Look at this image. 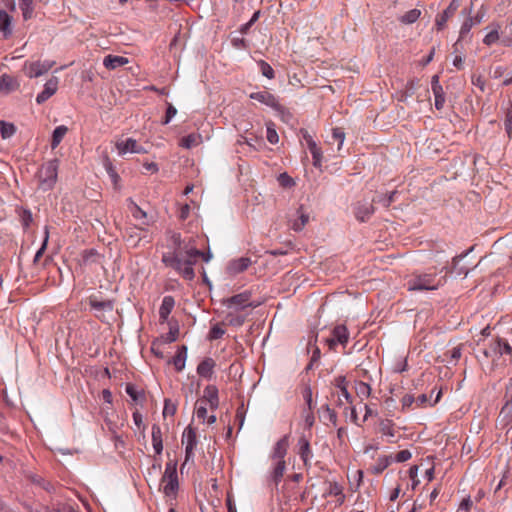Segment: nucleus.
<instances>
[{
    "mask_svg": "<svg viewBox=\"0 0 512 512\" xmlns=\"http://www.w3.org/2000/svg\"><path fill=\"white\" fill-rule=\"evenodd\" d=\"M170 241L173 246V251L163 254L162 262L167 267L176 270L185 279L192 280L195 276L193 265L196 264L199 259L208 262L211 255L209 253L205 254L189 244L183 245L179 233H172Z\"/></svg>",
    "mask_w": 512,
    "mask_h": 512,
    "instance_id": "1",
    "label": "nucleus"
},
{
    "mask_svg": "<svg viewBox=\"0 0 512 512\" xmlns=\"http://www.w3.org/2000/svg\"><path fill=\"white\" fill-rule=\"evenodd\" d=\"M258 305L259 303L252 300V292L249 290L226 299V324L241 326L248 315L246 309Z\"/></svg>",
    "mask_w": 512,
    "mask_h": 512,
    "instance_id": "2",
    "label": "nucleus"
},
{
    "mask_svg": "<svg viewBox=\"0 0 512 512\" xmlns=\"http://www.w3.org/2000/svg\"><path fill=\"white\" fill-rule=\"evenodd\" d=\"M482 357L479 360L482 363L491 361V367L506 366L512 362V347L503 338L493 340L487 348L482 350Z\"/></svg>",
    "mask_w": 512,
    "mask_h": 512,
    "instance_id": "3",
    "label": "nucleus"
},
{
    "mask_svg": "<svg viewBox=\"0 0 512 512\" xmlns=\"http://www.w3.org/2000/svg\"><path fill=\"white\" fill-rule=\"evenodd\" d=\"M446 282V276H437L434 271L415 272L407 281L409 291H432L437 290Z\"/></svg>",
    "mask_w": 512,
    "mask_h": 512,
    "instance_id": "4",
    "label": "nucleus"
},
{
    "mask_svg": "<svg viewBox=\"0 0 512 512\" xmlns=\"http://www.w3.org/2000/svg\"><path fill=\"white\" fill-rule=\"evenodd\" d=\"M58 161L56 159L44 163L37 172L38 188L51 190L57 181Z\"/></svg>",
    "mask_w": 512,
    "mask_h": 512,
    "instance_id": "5",
    "label": "nucleus"
},
{
    "mask_svg": "<svg viewBox=\"0 0 512 512\" xmlns=\"http://www.w3.org/2000/svg\"><path fill=\"white\" fill-rule=\"evenodd\" d=\"M161 483L163 492L166 496L174 497L176 495L179 487L176 463L172 461L166 463Z\"/></svg>",
    "mask_w": 512,
    "mask_h": 512,
    "instance_id": "6",
    "label": "nucleus"
},
{
    "mask_svg": "<svg viewBox=\"0 0 512 512\" xmlns=\"http://www.w3.org/2000/svg\"><path fill=\"white\" fill-rule=\"evenodd\" d=\"M498 422L503 428L512 427V378L506 385L504 405L499 413Z\"/></svg>",
    "mask_w": 512,
    "mask_h": 512,
    "instance_id": "7",
    "label": "nucleus"
},
{
    "mask_svg": "<svg viewBox=\"0 0 512 512\" xmlns=\"http://www.w3.org/2000/svg\"><path fill=\"white\" fill-rule=\"evenodd\" d=\"M54 64L55 62L50 60L27 62L24 65V70L29 78H36L47 73Z\"/></svg>",
    "mask_w": 512,
    "mask_h": 512,
    "instance_id": "8",
    "label": "nucleus"
},
{
    "mask_svg": "<svg viewBox=\"0 0 512 512\" xmlns=\"http://www.w3.org/2000/svg\"><path fill=\"white\" fill-rule=\"evenodd\" d=\"M254 262L248 256H241L231 259L226 265V274L229 276H237L246 271Z\"/></svg>",
    "mask_w": 512,
    "mask_h": 512,
    "instance_id": "9",
    "label": "nucleus"
},
{
    "mask_svg": "<svg viewBox=\"0 0 512 512\" xmlns=\"http://www.w3.org/2000/svg\"><path fill=\"white\" fill-rule=\"evenodd\" d=\"M115 147L117 149L118 155L123 156L126 153H137V154H145L147 150L138 144V142L133 138H127L126 140H120L115 143Z\"/></svg>",
    "mask_w": 512,
    "mask_h": 512,
    "instance_id": "10",
    "label": "nucleus"
},
{
    "mask_svg": "<svg viewBox=\"0 0 512 512\" xmlns=\"http://www.w3.org/2000/svg\"><path fill=\"white\" fill-rule=\"evenodd\" d=\"M197 444L196 431L191 426H188L182 435V445L185 446L186 461L194 455V448Z\"/></svg>",
    "mask_w": 512,
    "mask_h": 512,
    "instance_id": "11",
    "label": "nucleus"
},
{
    "mask_svg": "<svg viewBox=\"0 0 512 512\" xmlns=\"http://www.w3.org/2000/svg\"><path fill=\"white\" fill-rule=\"evenodd\" d=\"M349 340V333L344 325H338L334 327L332 331V337L326 340L330 349H333L336 344L345 345Z\"/></svg>",
    "mask_w": 512,
    "mask_h": 512,
    "instance_id": "12",
    "label": "nucleus"
},
{
    "mask_svg": "<svg viewBox=\"0 0 512 512\" xmlns=\"http://www.w3.org/2000/svg\"><path fill=\"white\" fill-rule=\"evenodd\" d=\"M199 400L209 406L210 412H214L219 406L218 389L213 385L207 386Z\"/></svg>",
    "mask_w": 512,
    "mask_h": 512,
    "instance_id": "13",
    "label": "nucleus"
},
{
    "mask_svg": "<svg viewBox=\"0 0 512 512\" xmlns=\"http://www.w3.org/2000/svg\"><path fill=\"white\" fill-rule=\"evenodd\" d=\"M211 487L208 489V501L212 510L208 511L207 507L202 508L203 512H219L215 510L217 507L221 506V497L220 491L217 484L216 479H211Z\"/></svg>",
    "mask_w": 512,
    "mask_h": 512,
    "instance_id": "14",
    "label": "nucleus"
},
{
    "mask_svg": "<svg viewBox=\"0 0 512 512\" xmlns=\"http://www.w3.org/2000/svg\"><path fill=\"white\" fill-rule=\"evenodd\" d=\"M375 209L371 202L359 201L354 206V215L357 220L365 222L374 213Z\"/></svg>",
    "mask_w": 512,
    "mask_h": 512,
    "instance_id": "15",
    "label": "nucleus"
},
{
    "mask_svg": "<svg viewBox=\"0 0 512 512\" xmlns=\"http://www.w3.org/2000/svg\"><path fill=\"white\" fill-rule=\"evenodd\" d=\"M58 78L52 77L50 78L44 85V89L40 92L36 97V102L38 104H42L46 102L51 96H53L58 89Z\"/></svg>",
    "mask_w": 512,
    "mask_h": 512,
    "instance_id": "16",
    "label": "nucleus"
},
{
    "mask_svg": "<svg viewBox=\"0 0 512 512\" xmlns=\"http://www.w3.org/2000/svg\"><path fill=\"white\" fill-rule=\"evenodd\" d=\"M89 304L90 307L96 312V316L99 319H103L105 313H111L114 309V304L111 300L99 301L95 298H91Z\"/></svg>",
    "mask_w": 512,
    "mask_h": 512,
    "instance_id": "17",
    "label": "nucleus"
},
{
    "mask_svg": "<svg viewBox=\"0 0 512 512\" xmlns=\"http://www.w3.org/2000/svg\"><path fill=\"white\" fill-rule=\"evenodd\" d=\"M208 411H210L209 406L198 399L195 404V413L197 418L203 422L206 421L208 424H213L216 422L217 417L214 412H211L208 416Z\"/></svg>",
    "mask_w": 512,
    "mask_h": 512,
    "instance_id": "18",
    "label": "nucleus"
},
{
    "mask_svg": "<svg viewBox=\"0 0 512 512\" xmlns=\"http://www.w3.org/2000/svg\"><path fill=\"white\" fill-rule=\"evenodd\" d=\"M299 444V455L302 459L304 466L306 468L311 467V459L313 457L312 450L310 448V443L305 437H301L298 441Z\"/></svg>",
    "mask_w": 512,
    "mask_h": 512,
    "instance_id": "19",
    "label": "nucleus"
},
{
    "mask_svg": "<svg viewBox=\"0 0 512 512\" xmlns=\"http://www.w3.org/2000/svg\"><path fill=\"white\" fill-rule=\"evenodd\" d=\"M250 98L272 108H276L278 106V100L276 97L265 90L251 93Z\"/></svg>",
    "mask_w": 512,
    "mask_h": 512,
    "instance_id": "20",
    "label": "nucleus"
},
{
    "mask_svg": "<svg viewBox=\"0 0 512 512\" xmlns=\"http://www.w3.org/2000/svg\"><path fill=\"white\" fill-rule=\"evenodd\" d=\"M303 137L306 141V144H307V147H308L310 153L312 154V157L314 160V162H313L314 166L319 167L321 165V160H322L321 149L318 147L316 142L313 140V138L307 132H305Z\"/></svg>",
    "mask_w": 512,
    "mask_h": 512,
    "instance_id": "21",
    "label": "nucleus"
},
{
    "mask_svg": "<svg viewBox=\"0 0 512 512\" xmlns=\"http://www.w3.org/2000/svg\"><path fill=\"white\" fill-rule=\"evenodd\" d=\"M175 306V300L172 296H165L162 300V304L159 308L160 321L166 322L168 317Z\"/></svg>",
    "mask_w": 512,
    "mask_h": 512,
    "instance_id": "22",
    "label": "nucleus"
},
{
    "mask_svg": "<svg viewBox=\"0 0 512 512\" xmlns=\"http://www.w3.org/2000/svg\"><path fill=\"white\" fill-rule=\"evenodd\" d=\"M0 32L4 38L12 34V18L5 10L0 11Z\"/></svg>",
    "mask_w": 512,
    "mask_h": 512,
    "instance_id": "23",
    "label": "nucleus"
},
{
    "mask_svg": "<svg viewBox=\"0 0 512 512\" xmlns=\"http://www.w3.org/2000/svg\"><path fill=\"white\" fill-rule=\"evenodd\" d=\"M152 445L155 453L160 455L163 451V440L161 427L157 424L152 425Z\"/></svg>",
    "mask_w": 512,
    "mask_h": 512,
    "instance_id": "24",
    "label": "nucleus"
},
{
    "mask_svg": "<svg viewBox=\"0 0 512 512\" xmlns=\"http://www.w3.org/2000/svg\"><path fill=\"white\" fill-rule=\"evenodd\" d=\"M288 449V440L287 437L281 438L277 443L275 444V447L273 449L272 458L276 461H284V457L287 453Z\"/></svg>",
    "mask_w": 512,
    "mask_h": 512,
    "instance_id": "25",
    "label": "nucleus"
},
{
    "mask_svg": "<svg viewBox=\"0 0 512 512\" xmlns=\"http://www.w3.org/2000/svg\"><path fill=\"white\" fill-rule=\"evenodd\" d=\"M215 361L212 358H205L197 367V373L204 378H211Z\"/></svg>",
    "mask_w": 512,
    "mask_h": 512,
    "instance_id": "26",
    "label": "nucleus"
},
{
    "mask_svg": "<svg viewBox=\"0 0 512 512\" xmlns=\"http://www.w3.org/2000/svg\"><path fill=\"white\" fill-rule=\"evenodd\" d=\"M128 63V59L122 56L108 55L103 60V65L107 69H115Z\"/></svg>",
    "mask_w": 512,
    "mask_h": 512,
    "instance_id": "27",
    "label": "nucleus"
},
{
    "mask_svg": "<svg viewBox=\"0 0 512 512\" xmlns=\"http://www.w3.org/2000/svg\"><path fill=\"white\" fill-rule=\"evenodd\" d=\"M187 358V347L182 345L178 348L176 355L173 358V365L177 371H182L185 367Z\"/></svg>",
    "mask_w": 512,
    "mask_h": 512,
    "instance_id": "28",
    "label": "nucleus"
},
{
    "mask_svg": "<svg viewBox=\"0 0 512 512\" xmlns=\"http://www.w3.org/2000/svg\"><path fill=\"white\" fill-rule=\"evenodd\" d=\"M18 84L17 81L9 76V75H2L0 76V92H6L9 93L17 88Z\"/></svg>",
    "mask_w": 512,
    "mask_h": 512,
    "instance_id": "29",
    "label": "nucleus"
},
{
    "mask_svg": "<svg viewBox=\"0 0 512 512\" xmlns=\"http://www.w3.org/2000/svg\"><path fill=\"white\" fill-rule=\"evenodd\" d=\"M68 128L65 125L57 126L52 134L51 147L55 149L63 140L64 136L67 134Z\"/></svg>",
    "mask_w": 512,
    "mask_h": 512,
    "instance_id": "30",
    "label": "nucleus"
},
{
    "mask_svg": "<svg viewBox=\"0 0 512 512\" xmlns=\"http://www.w3.org/2000/svg\"><path fill=\"white\" fill-rule=\"evenodd\" d=\"M393 426L394 425L391 420H381L379 423V431L382 435L387 436L393 440V438L396 436V431Z\"/></svg>",
    "mask_w": 512,
    "mask_h": 512,
    "instance_id": "31",
    "label": "nucleus"
},
{
    "mask_svg": "<svg viewBox=\"0 0 512 512\" xmlns=\"http://www.w3.org/2000/svg\"><path fill=\"white\" fill-rule=\"evenodd\" d=\"M103 166H104L106 172L108 173L109 177L111 178L113 184L117 185L120 180V177H119L118 173L116 172L108 155H105L103 157Z\"/></svg>",
    "mask_w": 512,
    "mask_h": 512,
    "instance_id": "32",
    "label": "nucleus"
},
{
    "mask_svg": "<svg viewBox=\"0 0 512 512\" xmlns=\"http://www.w3.org/2000/svg\"><path fill=\"white\" fill-rule=\"evenodd\" d=\"M201 142V136L195 133L183 137L180 141V146L186 149L196 147Z\"/></svg>",
    "mask_w": 512,
    "mask_h": 512,
    "instance_id": "33",
    "label": "nucleus"
},
{
    "mask_svg": "<svg viewBox=\"0 0 512 512\" xmlns=\"http://www.w3.org/2000/svg\"><path fill=\"white\" fill-rule=\"evenodd\" d=\"M297 213L299 214V217L292 223L291 227L295 231H301L304 228V226L308 223L309 216L303 211L302 207H300L297 210Z\"/></svg>",
    "mask_w": 512,
    "mask_h": 512,
    "instance_id": "34",
    "label": "nucleus"
},
{
    "mask_svg": "<svg viewBox=\"0 0 512 512\" xmlns=\"http://www.w3.org/2000/svg\"><path fill=\"white\" fill-rule=\"evenodd\" d=\"M391 462H392L391 455L379 457L376 461V464L373 467V472L375 474L382 473L390 465Z\"/></svg>",
    "mask_w": 512,
    "mask_h": 512,
    "instance_id": "35",
    "label": "nucleus"
},
{
    "mask_svg": "<svg viewBox=\"0 0 512 512\" xmlns=\"http://www.w3.org/2000/svg\"><path fill=\"white\" fill-rule=\"evenodd\" d=\"M355 391L357 396H359L361 399L368 398L371 394V387L369 384L363 382V381H357L355 383Z\"/></svg>",
    "mask_w": 512,
    "mask_h": 512,
    "instance_id": "36",
    "label": "nucleus"
},
{
    "mask_svg": "<svg viewBox=\"0 0 512 512\" xmlns=\"http://www.w3.org/2000/svg\"><path fill=\"white\" fill-rule=\"evenodd\" d=\"M16 132V127L12 123L0 121V133L3 139L12 137Z\"/></svg>",
    "mask_w": 512,
    "mask_h": 512,
    "instance_id": "37",
    "label": "nucleus"
},
{
    "mask_svg": "<svg viewBox=\"0 0 512 512\" xmlns=\"http://www.w3.org/2000/svg\"><path fill=\"white\" fill-rule=\"evenodd\" d=\"M421 15L419 9H412L401 16L400 21L404 24H412L416 22Z\"/></svg>",
    "mask_w": 512,
    "mask_h": 512,
    "instance_id": "38",
    "label": "nucleus"
},
{
    "mask_svg": "<svg viewBox=\"0 0 512 512\" xmlns=\"http://www.w3.org/2000/svg\"><path fill=\"white\" fill-rule=\"evenodd\" d=\"M126 393L132 398L134 402H139L144 399L143 391H139L132 384L126 385Z\"/></svg>",
    "mask_w": 512,
    "mask_h": 512,
    "instance_id": "39",
    "label": "nucleus"
},
{
    "mask_svg": "<svg viewBox=\"0 0 512 512\" xmlns=\"http://www.w3.org/2000/svg\"><path fill=\"white\" fill-rule=\"evenodd\" d=\"M286 469V463L285 461H277L276 466L273 470V480L277 484L283 477V474Z\"/></svg>",
    "mask_w": 512,
    "mask_h": 512,
    "instance_id": "40",
    "label": "nucleus"
},
{
    "mask_svg": "<svg viewBox=\"0 0 512 512\" xmlns=\"http://www.w3.org/2000/svg\"><path fill=\"white\" fill-rule=\"evenodd\" d=\"M435 97V108L441 110L444 107L445 95L443 88L432 90Z\"/></svg>",
    "mask_w": 512,
    "mask_h": 512,
    "instance_id": "41",
    "label": "nucleus"
},
{
    "mask_svg": "<svg viewBox=\"0 0 512 512\" xmlns=\"http://www.w3.org/2000/svg\"><path fill=\"white\" fill-rule=\"evenodd\" d=\"M48 240H49V227L45 226L43 243H42L41 247L39 248V250L35 254L34 262H37L40 259V257L43 255V253L45 252V250L47 248Z\"/></svg>",
    "mask_w": 512,
    "mask_h": 512,
    "instance_id": "42",
    "label": "nucleus"
},
{
    "mask_svg": "<svg viewBox=\"0 0 512 512\" xmlns=\"http://www.w3.org/2000/svg\"><path fill=\"white\" fill-rule=\"evenodd\" d=\"M19 5L25 19L29 18L33 11L32 0H19Z\"/></svg>",
    "mask_w": 512,
    "mask_h": 512,
    "instance_id": "43",
    "label": "nucleus"
},
{
    "mask_svg": "<svg viewBox=\"0 0 512 512\" xmlns=\"http://www.w3.org/2000/svg\"><path fill=\"white\" fill-rule=\"evenodd\" d=\"M258 64L263 76L267 77L268 79L274 78V70L267 62L261 60Z\"/></svg>",
    "mask_w": 512,
    "mask_h": 512,
    "instance_id": "44",
    "label": "nucleus"
},
{
    "mask_svg": "<svg viewBox=\"0 0 512 512\" xmlns=\"http://www.w3.org/2000/svg\"><path fill=\"white\" fill-rule=\"evenodd\" d=\"M177 407L176 405L170 400L165 399L164 401V408H163V416H173L176 413Z\"/></svg>",
    "mask_w": 512,
    "mask_h": 512,
    "instance_id": "45",
    "label": "nucleus"
},
{
    "mask_svg": "<svg viewBox=\"0 0 512 512\" xmlns=\"http://www.w3.org/2000/svg\"><path fill=\"white\" fill-rule=\"evenodd\" d=\"M450 18L451 17L447 13H444V12L437 15V17L435 19V25H436L437 30H439V31L443 30L446 26L447 21Z\"/></svg>",
    "mask_w": 512,
    "mask_h": 512,
    "instance_id": "46",
    "label": "nucleus"
},
{
    "mask_svg": "<svg viewBox=\"0 0 512 512\" xmlns=\"http://www.w3.org/2000/svg\"><path fill=\"white\" fill-rule=\"evenodd\" d=\"M278 181L279 184L285 188L292 187L295 185L294 180L287 173L280 174L278 177Z\"/></svg>",
    "mask_w": 512,
    "mask_h": 512,
    "instance_id": "47",
    "label": "nucleus"
},
{
    "mask_svg": "<svg viewBox=\"0 0 512 512\" xmlns=\"http://www.w3.org/2000/svg\"><path fill=\"white\" fill-rule=\"evenodd\" d=\"M504 127L509 139L512 138V111L508 110L504 120Z\"/></svg>",
    "mask_w": 512,
    "mask_h": 512,
    "instance_id": "48",
    "label": "nucleus"
},
{
    "mask_svg": "<svg viewBox=\"0 0 512 512\" xmlns=\"http://www.w3.org/2000/svg\"><path fill=\"white\" fill-rule=\"evenodd\" d=\"M303 419L307 428H311L314 424L315 418L313 414V409H304L303 410Z\"/></svg>",
    "mask_w": 512,
    "mask_h": 512,
    "instance_id": "49",
    "label": "nucleus"
},
{
    "mask_svg": "<svg viewBox=\"0 0 512 512\" xmlns=\"http://www.w3.org/2000/svg\"><path fill=\"white\" fill-rule=\"evenodd\" d=\"M499 40V33L497 30L490 31L483 39L484 44L490 46Z\"/></svg>",
    "mask_w": 512,
    "mask_h": 512,
    "instance_id": "50",
    "label": "nucleus"
},
{
    "mask_svg": "<svg viewBox=\"0 0 512 512\" xmlns=\"http://www.w3.org/2000/svg\"><path fill=\"white\" fill-rule=\"evenodd\" d=\"M395 194L396 191H392L388 195L381 196L378 199H374L373 202H379L382 203L385 207H389L390 204L394 201Z\"/></svg>",
    "mask_w": 512,
    "mask_h": 512,
    "instance_id": "51",
    "label": "nucleus"
},
{
    "mask_svg": "<svg viewBox=\"0 0 512 512\" xmlns=\"http://www.w3.org/2000/svg\"><path fill=\"white\" fill-rule=\"evenodd\" d=\"M176 114H177V109L171 103H169L167 106L165 118L163 119L162 124L167 125Z\"/></svg>",
    "mask_w": 512,
    "mask_h": 512,
    "instance_id": "52",
    "label": "nucleus"
},
{
    "mask_svg": "<svg viewBox=\"0 0 512 512\" xmlns=\"http://www.w3.org/2000/svg\"><path fill=\"white\" fill-rule=\"evenodd\" d=\"M131 204H132V208H131V212H132V216L139 220V219H143V218H146L147 214L145 211H143L136 203H134L133 201H131Z\"/></svg>",
    "mask_w": 512,
    "mask_h": 512,
    "instance_id": "53",
    "label": "nucleus"
},
{
    "mask_svg": "<svg viewBox=\"0 0 512 512\" xmlns=\"http://www.w3.org/2000/svg\"><path fill=\"white\" fill-rule=\"evenodd\" d=\"M332 138L338 141V149H341L345 139V133L340 128H334L332 131Z\"/></svg>",
    "mask_w": 512,
    "mask_h": 512,
    "instance_id": "54",
    "label": "nucleus"
},
{
    "mask_svg": "<svg viewBox=\"0 0 512 512\" xmlns=\"http://www.w3.org/2000/svg\"><path fill=\"white\" fill-rule=\"evenodd\" d=\"M223 334L224 330L221 327V323H217L211 328L209 337L210 339H219L222 337Z\"/></svg>",
    "mask_w": 512,
    "mask_h": 512,
    "instance_id": "55",
    "label": "nucleus"
},
{
    "mask_svg": "<svg viewBox=\"0 0 512 512\" xmlns=\"http://www.w3.org/2000/svg\"><path fill=\"white\" fill-rule=\"evenodd\" d=\"M411 456L412 454L409 450H401L395 455L394 458L392 457V460L401 463L408 461L411 458Z\"/></svg>",
    "mask_w": 512,
    "mask_h": 512,
    "instance_id": "56",
    "label": "nucleus"
},
{
    "mask_svg": "<svg viewBox=\"0 0 512 512\" xmlns=\"http://www.w3.org/2000/svg\"><path fill=\"white\" fill-rule=\"evenodd\" d=\"M303 397H304L305 403L307 405L306 409H313L314 404H313V399H312V390L310 387L305 388V390L303 392Z\"/></svg>",
    "mask_w": 512,
    "mask_h": 512,
    "instance_id": "57",
    "label": "nucleus"
},
{
    "mask_svg": "<svg viewBox=\"0 0 512 512\" xmlns=\"http://www.w3.org/2000/svg\"><path fill=\"white\" fill-rule=\"evenodd\" d=\"M472 84L477 86L481 91L485 89V79L482 75H472Z\"/></svg>",
    "mask_w": 512,
    "mask_h": 512,
    "instance_id": "58",
    "label": "nucleus"
},
{
    "mask_svg": "<svg viewBox=\"0 0 512 512\" xmlns=\"http://www.w3.org/2000/svg\"><path fill=\"white\" fill-rule=\"evenodd\" d=\"M267 140L271 144H276L279 141V137L276 130L270 126L267 127Z\"/></svg>",
    "mask_w": 512,
    "mask_h": 512,
    "instance_id": "59",
    "label": "nucleus"
},
{
    "mask_svg": "<svg viewBox=\"0 0 512 512\" xmlns=\"http://www.w3.org/2000/svg\"><path fill=\"white\" fill-rule=\"evenodd\" d=\"M324 409V417L326 419H328L330 422H332L333 424H336V420H337V415L336 413L334 412V410L330 409V407L328 405H325L323 407Z\"/></svg>",
    "mask_w": 512,
    "mask_h": 512,
    "instance_id": "60",
    "label": "nucleus"
},
{
    "mask_svg": "<svg viewBox=\"0 0 512 512\" xmlns=\"http://www.w3.org/2000/svg\"><path fill=\"white\" fill-rule=\"evenodd\" d=\"M30 512H65V509L63 510H60V509H50L49 507H46V506H37V507H30V506H26Z\"/></svg>",
    "mask_w": 512,
    "mask_h": 512,
    "instance_id": "61",
    "label": "nucleus"
},
{
    "mask_svg": "<svg viewBox=\"0 0 512 512\" xmlns=\"http://www.w3.org/2000/svg\"><path fill=\"white\" fill-rule=\"evenodd\" d=\"M190 210L191 208L189 204L182 205L179 211V219L182 221L186 220L190 215Z\"/></svg>",
    "mask_w": 512,
    "mask_h": 512,
    "instance_id": "62",
    "label": "nucleus"
},
{
    "mask_svg": "<svg viewBox=\"0 0 512 512\" xmlns=\"http://www.w3.org/2000/svg\"><path fill=\"white\" fill-rule=\"evenodd\" d=\"M459 6V3L457 0H452L449 6L443 11L444 13H447L450 17H453L455 14L457 8Z\"/></svg>",
    "mask_w": 512,
    "mask_h": 512,
    "instance_id": "63",
    "label": "nucleus"
},
{
    "mask_svg": "<svg viewBox=\"0 0 512 512\" xmlns=\"http://www.w3.org/2000/svg\"><path fill=\"white\" fill-rule=\"evenodd\" d=\"M459 6V3L457 0H452L449 6L443 11L444 13H447L450 17H453L455 14L457 8Z\"/></svg>",
    "mask_w": 512,
    "mask_h": 512,
    "instance_id": "64",
    "label": "nucleus"
}]
</instances>
